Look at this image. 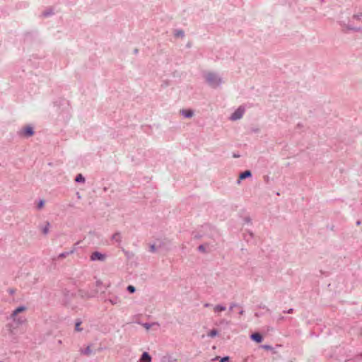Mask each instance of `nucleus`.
Here are the masks:
<instances>
[{"instance_id":"nucleus-17","label":"nucleus","mask_w":362,"mask_h":362,"mask_svg":"<svg viewBox=\"0 0 362 362\" xmlns=\"http://www.w3.org/2000/svg\"><path fill=\"white\" fill-rule=\"evenodd\" d=\"M74 252V250H71L69 252H62L59 255V258L60 259H62V258H64L66 257V256H68L70 254H72Z\"/></svg>"},{"instance_id":"nucleus-30","label":"nucleus","mask_w":362,"mask_h":362,"mask_svg":"<svg viewBox=\"0 0 362 362\" xmlns=\"http://www.w3.org/2000/svg\"><path fill=\"white\" fill-rule=\"evenodd\" d=\"M150 252H156V246H155V245H151L150 246Z\"/></svg>"},{"instance_id":"nucleus-16","label":"nucleus","mask_w":362,"mask_h":362,"mask_svg":"<svg viewBox=\"0 0 362 362\" xmlns=\"http://www.w3.org/2000/svg\"><path fill=\"white\" fill-rule=\"evenodd\" d=\"M346 28L348 29V30H354V31H356V32H361L362 33V28H360V27H354V26H351L350 25H347L346 26Z\"/></svg>"},{"instance_id":"nucleus-2","label":"nucleus","mask_w":362,"mask_h":362,"mask_svg":"<svg viewBox=\"0 0 362 362\" xmlns=\"http://www.w3.org/2000/svg\"><path fill=\"white\" fill-rule=\"evenodd\" d=\"M34 134H35L34 127L30 124L26 125V126L22 127L17 132V134L20 137H23V138H29V137L33 136Z\"/></svg>"},{"instance_id":"nucleus-1","label":"nucleus","mask_w":362,"mask_h":362,"mask_svg":"<svg viewBox=\"0 0 362 362\" xmlns=\"http://www.w3.org/2000/svg\"><path fill=\"white\" fill-rule=\"evenodd\" d=\"M204 78L207 85L212 88H218L223 83L221 76L216 72L211 71L206 73Z\"/></svg>"},{"instance_id":"nucleus-10","label":"nucleus","mask_w":362,"mask_h":362,"mask_svg":"<svg viewBox=\"0 0 362 362\" xmlns=\"http://www.w3.org/2000/svg\"><path fill=\"white\" fill-rule=\"evenodd\" d=\"M252 176V173L250 170H245L242 172L239 175V180H244Z\"/></svg>"},{"instance_id":"nucleus-33","label":"nucleus","mask_w":362,"mask_h":362,"mask_svg":"<svg viewBox=\"0 0 362 362\" xmlns=\"http://www.w3.org/2000/svg\"><path fill=\"white\" fill-rule=\"evenodd\" d=\"M204 306L205 308H209V307L212 306V305L210 304V303H206L204 304Z\"/></svg>"},{"instance_id":"nucleus-3","label":"nucleus","mask_w":362,"mask_h":362,"mask_svg":"<svg viewBox=\"0 0 362 362\" xmlns=\"http://www.w3.org/2000/svg\"><path fill=\"white\" fill-rule=\"evenodd\" d=\"M245 112V108L243 105H240L236 109L230 116L229 119L231 121H237L240 119Z\"/></svg>"},{"instance_id":"nucleus-28","label":"nucleus","mask_w":362,"mask_h":362,"mask_svg":"<svg viewBox=\"0 0 362 362\" xmlns=\"http://www.w3.org/2000/svg\"><path fill=\"white\" fill-rule=\"evenodd\" d=\"M237 306H238V304H237V303H230V306H229V311H232V310H233V309L234 308L237 307Z\"/></svg>"},{"instance_id":"nucleus-40","label":"nucleus","mask_w":362,"mask_h":362,"mask_svg":"<svg viewBox=\"0 0 362 362\" xmlns=\"http://www.w3.org/2000/svg\"><path fill=\"white\" fill-rule=\"evenodd\" d=\"M234 157H235V158H238V157H239V156H238V155H237V154H235V155H234Z\"/></svg>"},{"instance_id":"nucleus-26","label":"nucleus","mask_w":362,"mask_h":362,"mask_svg":"<svg viewBox=\"0 0 362 362\" xmlns=\"http://www.w3.org/2000/svg\"><path fill=\"white\" fill-rule=\"evenodd\" d=\"M198 250L202 252H204L206 251V247L204 245H200L198 247Z\"/></svg>"},{"instance_id":"nucleus-31","label":"nucleus","mask_w":362,"mask_h":362,"mask_svg":"<svg viewBox=\"0 0 362 362\" xmlns=\"http://www.w3.org/2000/svg\"><path fill=\"white\" fill-rule=\"evenodd\" d=\"M263 348L264 349H267V350H272V347L271 346H269V345H264Z\"/></svg>"},{"instance_id":"nucleus-24","label":"nucleus","mask_w":362,"mask_h":362,"mask_svg":"<svg viewBox=\"0 0 362 362\" xmlns=\"http://www.w3.org/2000/svg\"><path fill=\"white\" fill-rule=\"evenodd\" d=\"M141 325L147 330H148L152 326V324L148 322L142 323Z\"/></svg>"},{"instance_id":"nucleus-27","label":"nucleus","mask_w":362,"mask_h":362,"mask_svg":"<svg viewBox=\"0 0 362 362\" xmlns=\"http://www.w3.org/2000/svg\"><path fill=\"white\" fill-rule=\"evenodd\" d=\"M229 361H230V358L228 356H224V357L221 358V359H220V362H229Z\"/></svg>"},{"instance_id":"nucleus-5","label":"nucleus","mask_w":362,"mask_h":362,"mask_svg":"<svg viewBox=\"0 0 362 362\" xmlns=\"http://www.w3.org/2000/svg\"><path fill=\"white\" fill-rule=\"evenodd\" d=\"M105 302H109L112 305H118V304H119L121 303L120 298L118 296H117L109 297V298H106L105 300Z\"/></svg>"},{"instance_id":"nucleus-19","label":"nucleus","mask_w":362,"mask_h":362,"mask_svg":"<svg viewBox=\"0 0 362 362\" xmlns=\"http://www.w3.org/2000/svg\"><path fill=\"white\" fill-rule=\"evenodd\" d=\"M175 35L177 37H182L185 35L184 31L182 30H176L175 31Z\"/></svg>"},{"instance_id":"nucleus-38","label":"nucleus","mask_w":362,"mask_h":362,"mask_svg":"<svg viewBox=\"0 0 362 362\" xmlns=\"http://www.w3.org/2000/svg\"><path fill=\"white\" fill-rule=\"evenodd\" d=\"M134 52V53H137L138 52V49H135Z\"/></svg>"},{"instance_id":"nucleus-35","label":"nucleus","mask_w":362,"mask_h":362,"mask_svg":"<svg viewBox=\"0 0 362 362\" xmlns=\"http://www.w3.org/2000/svg\"><path fill=\"white\" fill-rule=\"evenodd\" d=\"M248 235L250 237V238H252L253 236V233L252 232H249L248 233Z\"/></svg>"},{"instance_id":"nucleus-29","label":"nucleus","mask_w":362,"mask_h":362,"mask_svg":"<svg viewBox=\"0 0 362 362\" xmlns=\"http://www.w3.org/2000/svg\"><path fill=\"white\" fill-rule=\"evenodd\" d=\"M45 205V202L43 200H40L38 204H37V209H41Z\"/></svg>"},{"instance_id":"nucleus-15","label":"nucleus","mask_w":362,"mask_h":362,"mask_svg":"<svg viewBox=\"0 0 362 362\" xmlns=\"http://www.w3.org/2000/svg\"><path fill=\"white\" fill-rule=\"evenodd\" d=\"M50 224L49 222H46L45 225L41 228L43 234L47 235L49 230Z\"/></svg>"},{"instance_id":"nucleus-21","label":"nucleus","mask_w":362,"mask_h":362,"mask_svg":"<svg viewBox=\"0 0 362 362\" xmlns=\"http://www.w3.org/2000/svg\"><path fill=\"white\" fill-rule=\"evenodd\" d=\"M127 291L130 293H134L136 291V288L132 285H129L127 287Z\"/></svg>"},{"instance_id":"nucleus-23","label":"nucleus","mask_w":362,"mask_h":362,"mask_svg":"<svg viewBox=\"0 0 362 362\" xmlns=\"http://www.w3.org/2000/svg\"><path fill=\"white\" fill-rule=\"evenodd\" d=\"M81 324V321H77L75 324V329L76 331H81L82 329L80 327V325Z\"/></svg>"},{"instance_id":"nucleus-34","label":"nucleus","mask_w":362,"mask_h":362,"mask_svg":"<svg viewBox=\"0 0 362 362\" xmlns=\"http://www.w3.org/2000/svg\"><path fill=\"white\" fill-rule=\"evenodd\" d=\"M245 221L246 223H250V222H251V219H250L249 217H246V218H245Z\"/></svg>"},{"instance_id":"nucleus-11","label":"nucleus","mask_w":362,"mask_h":362,"mask_svg":"<svg viewBox=\"0 0 362 362\" xmlns=\"http://www.w3.org/2000/svg\"><path fill=\"white\" fill-rule=\"evenodd\" d=\"M226 308L225 305L218 304L214 306V311L216 314H219V313L226 310Z\"/></svg>"},{"instance_id":"nucleus-22","label":"nucleus","mask_w":362,"mask_h":362,"mask_svg":"<svg viewBox=\"0 0 362 362\" xmlns=\"http://www.w3.org/2000/svg\"><path fill=\"white\" fill-rule=\"evenodd\" d=\"M353 18L357 21H362V13H360L358 14H355L354 15Z\"/></svg>"},{"instance_id":"nucleus-37","label":"nucleus","mask_w":362,"mask_h":362,"mask_svg":"<svg viewBox=\"0 0 362 362\" xmlns=\"http://www.w3.org/2000/svg\"><path fill=\"white\" fill-rule=\"evenodd\" d=\"M356 224H357L358 226V225H360V224H361V221H358L356 222Z\"/></svg>"},{"instance_id":"nucleus-8","label":"nucleus","mask_w":362,"mask_h":362,"mask_svg":"<svg viewBox=\"0 0 362 362\" xmlns=\"http://www.w3.org/2000/svg\"><path fill=\"white\" fill-rule=\"evenodd\" d=\"M181 115L186 117V118H190L193 116L194 112L192 110L190 109H183L180 110Z\"/></svg>"},{"instance_id":"nucleus-20","label":"nucleus","mask_w":362,"mask_h":362,"mask_svg":"<svg viewBox=\"0 0 362 362\" xmlns=\"http://www.w3.org/2000/svg\"><path fill=\"white\" fill-rule=\"evenodd\" d=\"M81 353L84 355H89L92 353L90 346H87L85 349L81 351Z\"/></svg>"},{"instance_id":"nucleus-4","label":"nucleus","mask_w":362,"mask_h":362,"mask_svg":"<svg viewBox=\"0 0 362 362\" xmlns=\"http://www.w3.org/2000/svg\"><path fill=\"white\" fill-rule=\"evenodd\" d=\"M90 259L91 261L103 262L105 259V255L95 251L91 254Z\"/></svg>"},{"instance_id":"nucleus-18","label":"nucleus","mask_w":362,"mask_h":362,"mask_svg":"<svg viewBox=\"0 0 362 362\" xmlns=\"http://www.w3.org/2000/svg\"><path fill=\"white\" fill-rule=\"evenodd\" d=\"M218 335V331L216 329H211L209 333H208V337H214Z\"/></svg>"},{"instance_id":"nucleus-7","label":"nucleus","mask_w":362,"mask_h":362,"mask_svg":"<svg viewBox=\"0 0 362 362\" xmlns=\"http://www.w3.org/2000/svg\"><path fill=\"white\" fill-rule=\"evenodd\" d=\"M250 338L252 341H254L257 343H260L263 340L262 336L258 332H255V333L252 334L250 336Z\"/></svg>"},{"instance_id":"nucleus-13","label":"nucleus","mask_w":362,"mask_h":362,"mask_svg":"<svg viewBox=\"0 0 362 362\" xmlns=\"http://www.w3.org/2000/svg\"><path fill=\"white\" fill-rule=\"evenodd\" d=\"M112 240L117 243H120L122 241L121 234L119 232L114 233L112 236Z\"/></svg>"},{"instance_id":"nucleus-32","label":"nucleus","mask_w":362,"mask_h":362,"mask_svg":"<svg viewBox=\"0 0 362 362\" xmlns=\"http://www.w3.org/2000/svg\"><path fill=\"white\" fill-rule=\"evenodd\" d=\"M293 308H290V309H288V310H286H286H285V311H284V313H288V314H290V313H293Z\"/></svg>"},{"instance_id":"nucleus-36","label":"nucleus","mask_w":362,"mask_h":362,"mask_svg":"<svg viewBox=\"0 0 362 362\" xmlns=\"http://www.w3.org/2000/svg\"><path fill=\"white\" fill-rule=\"evenodd\" d=\"M243 313H244V310H240V312H239V314L242 315H243Z\"/></svg>"},{"instance_id":"nucleus-14","label":"nucleus","mask_w":362,"mask_h":362,"mask_svg":"<svg viewBox=\"0 0 362 362\" xmlns=\"http://www.w3.org/2000/svg\"><path fill=\"white\" fill-rule=\"evenodd\" d=\"M75 181L78 183H84L86 182V179L82 174H78L75 178Z\"/></svg>"},{"instance_id":"nucleus-42","label":"nucleus","mask_w":362,"mask_h":362,"mask_svg":"<svg viewBox=\"0 0 362 362\" xmlns=\"http://www.w3.org/2000/svg\"><path fill=\"white\" fill-rule=\"evenodd\" d=\"M341 25H344V26H346L347 25H345V24H343V23H341Z\"/></svg>"},{"instance_id":"nucleus-9","label":"nucleus","mask_w":362,"mask_h":362,"mask_svg":"<svg viewBox=\"0 0 362 362\" xmlns=\"http://www.w3.org/2000/svg\"><path fill=\"white\" fill-rule=\"evenodd\" d=\"M151 356L150 354L145 351L141 354V356L140 358V362H151Z\"/></svg>"},{"instance_id":"nucleus-6","label":"nucleus","mask_w":362,"mask_h":362,"mask_svg":"<svg viewBox=\"0 0 362 362\" xmlns=\"http://www.w3.org/2000/svg\"><path fill=\"white\" fill-rule=\"evenodd\" d=\"M11 317L13 319V322L16 323L18 325L23 324L26 320L25 317L23 316L11 315Z\"/></svg>"},{"instance_id":"nucleus-41","label":"nucleus","mask_w":362,"mask_h":362,"mask_svg":"<svg viewBox=\"0 0 362 362\" xmlns=\"http://www.w3.org/2000/svg\"><path fill=\"white\" fill-rule=\"evenodd\" d=\"M284 318V317L281 316V317H280V318H279V319H280V320H283Z\"/></svg>"},{"instance_id":"nucleus-39","label":"nucleus","mask_w":362,"mask_h":362,"mask_svg":"<svg viewBox=\"0 0 362 362\" xmlns=\"http://www.w3.org/2000/svg\"><path fill=\"white\" fill-rule=\"evenodd\" d=\"M77 197L81 198V196L78 192L77 193Z\"/></svg>"},{"instance_id":"nucleus-25","label":"nucleus","mask_w":362,"mask_h":362,"mask_svg":"<svg viewBox=\"0 0 362 362\" xmlns=\"http://www.w3.org/2000/svg\"><path fill=\"white\" fill-rule=\"evenodd\" d=\"M53 13L52 10L46 11L43 13V16L45 17L49 16Z\"/></svg>"},{"instance_id":"nucleus-12","label":"nucleus","mask_w":362,"mask_h":362,"mask_svg":"<svg viewBox=\"0 0 362 362\" xmlns=\"http://www.w3.org/2000/svg\"><path fill=\"white\" fill-rule=\"evenodd\" d=\"M25 310H26V308L25 306H23V305L19 306L13 311L11 315L16 316V315H18V313H20Z\"/></svg>"}]
</instances>
